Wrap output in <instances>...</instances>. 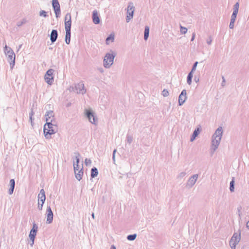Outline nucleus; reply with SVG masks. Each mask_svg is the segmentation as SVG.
I'll use <instances>...</instances> for the list:
<instances>
[{
  "instance_id": "4c0bfd02",
  "label": "nucleus",
  "mask_w": 249,
  "mask_h": 249,
  "mask_svg": "<svg viewBox=\"0 0 249 249\" xmlns=\"http://www.w3.org/2000/svg\"><path fill=\"white\" fill-rule=\"evenodd\" d=\"M39 16L46 18L47 16V12L44 10H41L39 12Z\"/></svg>"
},
{
  "instance_id": "0eeeda50",
  "label": "nucleus",
  "mask_w": 249,
  "mask_h": 249,
  "mask_svg": "<svg viewBox=\"0 0 249 249\" xmlns=\"http://www.w3.org/2000/svg\"><path fill=\"white\" fill-rule=\"evenodd\" d=\"M5 54L7 56V60L10 64V68L12 70L15 64L16 55L13 51L7 52V53Z\"/></svg>"
},
{
  "instance_id": "e433bc0d",
  "label": "nucleus",
  "mask_w": 249,
  "mask_h": 249,
  "mask_svg": "<svg viewBox=\"0 0 249 249\" xmlns=\"http://www.w3.org/2000/svg\"><path fill=\"white\" fill-rule=\"evenodd\" d=\"M10 51H11L13 50H12V49L10 47L7 46V45L6 44L5 45V46L4 47V53H7V52H10Z\"/></svg>"
},
{
  "instance_id": "f704fd0d",
  "label": "nucleus",
  "mask_w": 249,
  "mask_h": 249,
  "mask_svg": "<svg viewBox=\"0 0 249 249\" xmlns=\"http://www.w3.org/2000/svg\"><path fill=\"white\" fill-rule=\"evenodd\" d=\"M27 22V20H26V19L24 18V19H22L21 21H18L17 23V25L18 26V27H20L21 26H22L23 24H25V23H26Z\"/></svg>"
},
{
  "instance_id": "7ed1b4c3",
  "label": "nucleus",
  "mask_w": 249,
  "mask_h": 249,
  "mask_svg": "<svg viewBox=\"0 0 249 249\" xmlns=\"http://www.w3.org/2000/svg\"><path fill=\"white\" fill-rule=\"evenodd\" d=\"M112 53H107L103 60V65L106 68H109L113 63L116 53L111 51Z\"/></svg>"
},
{
  "instance_id": "f8f14e48",
  "label": "nucleus",
  "mask_w": 249,
  "mask_h": 249,
  "mask_svg": "<svg viewBox=\"0 0 249 249\" xmlns=\"http://www.w3.org/2000/svg\"><path fill=\"white\" fill-rule=\"evenodd\" d=\"M198 177L197 174H195L190 177L186 183V186L189 188L192 187L196 182Z\"/></svg>"
},
{
  "instance_id": "6e6d98bb",
  "label": "nucleus",
  "mask_w": 249,
  "mask_h": 249,
  "mask_svg": "<svg viewBox=\"0 0 249 249\" xmlns=\"http://www.w3.org/2000/svg\"><path fill=\"white\" fill-rule=\"evenodd\" d=\"M21 45H20L19 46L18 50L21 48Z\"/></svg>"
},
{
  "instance_id": "ddd939ff",
  "label": "nucleus",
  "mask_w": 249,
  "mask_h": 249,
  "mask_svg": "<svg viewBox=\"0 0 249 249\" xmlns=\"http://www.w3.org/2000/svg\"><path fill=\"white\" fill-rule=\"evenodd\" d=\"M47 219L46 223L51 224L53 220V214L50 206H47L46 209Z\"/></svg>"
},
{
  "instance_id": "49530a36",
  "label": "nucleus",
  "mask_w": 249,
  "mask_h": 249,
  "mask_svg": "<svg viewBox=\"0 0 249 249\" xmlns=\"http://www.w3.org/2000/svg\"><path fill=\"white\" fill-rule=\"evenodd\" d=\"M222 83H221V86L222 87H224L225 86V83L226 82V80H225V79L224 77V76H222Z\"/></svg>"
},
{
  "instance_id": "5701e85b",
  "label": "nucleus",
  "mask_w": 249,
  "mask_h": 249,
  "mask_svg": "<svg viewBox=\"0 0 249 249\" xmlns=\"http://www.w3.org/2000/svg\"><path fill=\"white\" fill-rule=\"evenodd\" d=\"M237 14H232L231 16V19L229 25L230 29H233L234 28V24L236 20Z\"/></svg>"
},
{
  "instance_id": "423d86ee",
  "label": "nucleus",
  "mask_w": 249,
  "mask_h": 249,
  "mask_svg": "<svg viewBox=\"0 0 249 249\" xmlns=\"http://www.w3.org/2000/svg\"><path fill=\"white\" fill-rule=\"evenodd\" d=\"M241 239L240 233L237 234L234 233L230 241V246L231 249H235L236 245L239 243Z\"/></svg>"
},
{
  "instance_id": "f3484780",
  "label": "nucleus",
  "mask_w": 249,
  "mask_h": 249,
  "mask_svg": "<svg viewBox=\"0 0 249 249\" xmlns=\"http://www.w3.org/2000/svg\"><path fill=\"white\" fill-rule=\"evenodd\" d=\"M36 233L37 231H36V230H31L30 231L29 237L30 240L32 241V243L30 244L31 247H32L34 244L35 239L36 238Z\"/></svg>"
},
{
  "instance_id": "09e8293b",
  "label": "nucleus",
  "mask_w": 249,
  "mask_h": 249,
  "mask_svg": "<svg viewBox=\"0 0 249 249\" xmlns=\"http://www.w3.org/2000/svg\"><path fill=\"white\" fill-rule=\"evenodd\" d=\"M34 115V112H33V110H32L31 111V112L29 113V116H33V117Z\"/></svg>"
},
{
  "instance_id": "393cba45",
  "label": "nucleus",
  "mask_w": 249,
  "mask_h": 249,
  "mask_svg": "<svg viewBox=\"0 0 249 249\" xmlns=\"http://www.w3.org/2000/svg\"><path fill=\"white\" fill-rule=\"evenodd\" d=\"M199 133V129L198 128H197V129H196L193 133V135L192 136V137H191V139H190V141L191 142H193L194 141V140L196 139V138L197 136V135H198Z\"/></svg>"
},
{
  "instance_id": "f03ea898",
  "label": "nucleus",
  "mask_w": 249,
  "mask_h": 249,
  "mask_svg": "<svg viewBox=\"0 0 249 249\" xmlns=\"http://www.w3.org/2000/svg\"><path fill=\"white\" fill-rule=\"evenodd\" d=\"M57 125L55 121L53 122V120L51 121L47 122L44 126V134L46 139H50V136L54 134L57 130Z\"/></svg>"
},
{
  "instance_id": "9b49d317",
  "label": "nucleus",
  "mask_w": 249,
  "mask_h": 249,
  "mask_svg": "<svg viewBox=\"0 0 249 249\" xmlns=\"http://www.w3.org/2000/svg\"><path fill=\"white\" fill-rule=\"evenodd\" d=\"M74 154L75 156V159L76 161H73V166L74 171V172H77L78 170H80V168H81V167H80V165H79V161H80L79 158H80V155L79 153L78 152H74Z\"/></svg>"
},
{
  "instance_id": "79ce46f5",
  "label": "nucleus",
  "mask_w": 249,
  "mask_h": 249,
  "mask_svg": "<svg viewBox=\"0 0 249 249\" xmlns=\"http://www.w3.org/2000/svg\"><path fill=\"white\" fill-rule=\"evenodd\" d=\"M85 163L86 166L90 165L91 163V160L90 159L86 158L85 160Z\"/></svg>"
},
{
  "instance_id": "473e14b6",
  "label": "nucleus",
  "mask_w": 249,
  "mask_h": 249,
  "mask_svg": "<svg viewBox=\"0 0 249 249\" xmlns=\"http://www.w3.org/2000/svg\"><path fill=\"white\" fill-rule=\"evenodd\" d=\"M126 141L129 144H130L133 141V137L127 134L126 136Z\"/></svg>"
},
{
  "instance_id": "6ab92c4d",
  "label": "nucleus",
  "mask_w": 249,
  "mask_h": 249,
  "mask_svg": "<svg viewBox=\"0 0 249 249\" xmlns=\"http://www.w3.org/2000/svg\"><path fill=\"white\" fill-rule=\"evenodd\" d=\"M45 200L46 196L45 191L42 189L40 191V192L38 195V201L42 202V203H44Z\"/></svg>"
},
{
  "instance_id": "c9c22d12",
  "label": "nucleus",
  "mask_w": 249,
  "mask_h": 249,
  "mask_svg": "<svg viewBox=\"0 0 249 249\" xmlns=\"http://www.w3.org/2000/svg\"><path fill=\"white\" fill-rule=\"evenodd\" d=\"M180 33L182 34H185L187 32V29L186 27H183L181 25L180 26Z\"/></svg>"
},
{
  "instance_id": "20e7f679",
  "label": "nucleus",
  "mask_w": 249,
  "mask_h": 249,
  "mask_svg": "<svg viewBox=\"0 0 249 249\" xmlns=\"http://www.w3.org/2000/svg\"><path fill=\"white\" fill-rule=\"evenodd\" d=\"M85 114L89 122L94 124H97L98 119L92 110L86 109L85 110Z\"/></svg>"
},
{
  "instance_id": "c85d7f7f",
  "label": "nucleus",
  "mask_w": 249,
  "mask_h": 249,
  "mask_svg": "<svg viewBox=\"0 0 249 249\" xmlns=\"http://www.w3.org/2000/svg\"><path fill=\"white\" fill-rule=\"evenodd\" d=\"M193 72H190L189 74H188L187 77V83L190 85L192 83V79L193 78Z\"/></svg>"
},
{
  "instance_id": "2f4dec72",
  "label": "nucleus",
  "mask_w": 249,
  "mask_h": 249,
  "mask_svg": "<svg viewBox=\"0 0 249 249\" xmlns=\"http://www.w3.org/2000/svg\"><path fill=\"white\" fill-rule=\"evenodd\" d=\"M136 234H130L127 236V239L129 241H133L136 239Z\"/></svg>"
},
{
  "instance_id": "603ef678",
  "label": "nucleus",
  "mask_w": 249,
  "mask_h": 249,
  "mask_svg": "<svg viewBox=\"0 0 249 249\" xmlns=\"http://www.w3.org/2000/svg\"><path fill=\"white\" fill-rule=\"evenodd\" d=\"M246 227H247V228H248L249 229V221H248L247 222Z\"/></svg>"
},
{
  "instance_id": "1a4fd4ad",
  "label": "nucleus",
  "mask_w": 249,
  "mask_h": 249,
  "mask_svg": "<svg viewBox=\"0 0 249 249\" xmlns=\"http://www.w3.org/2000/svg\"><path fill=\"white\" fill-rule=\"evenodd\" d=\"M86 91L83 82H80L75 85L74 91L77 94L83 95L86 93Z\"/></svg>"
},
{
  "instance_id": "f257e3e1",
  "label": "nucleus",
  "mask_w": 249,
  "mask_h": 249,
  "mask_svg": "<svg viewBox=\"0 0 249 249\" xmlns=\"http://www.w3.org/2000/svg\"><path fill=\"white\" fill-rule=\"evenodd\" d=\"M223 134V129L221 126L218 127L213 135L212 144L211 147V155H213L215 151L217 149Z\"/></svg>"
},
{
  "instance_id": "a19ab883",
  "label": "nucleus",
  "mask_w": 249,
  "mask_h": 249,
  "mask_svg": "<svg viewBox=\"0 0 249 249\" xmlns=\"http://www.w3.org/2000/svg\"><path fill=\"white\" fill-rule=\"evenodd\" d=\"M197 64H198V62H195V63L194 64V65L193 66V67H192V70H191L190 72H192L193 73L194 71H196V68L197 65Z\"/></svg>"
},
{
  "instance_id": "5fc2aeb1",
  "label": "nucleus",
  "mask_w": 249,
  "mask_h": 249,
  "mask_svg": "<svg viewBox=\"0 0 249 249\" xmlns=\"http://www.w3.org/2000/svg\"><path fill=\"white\" fill-rule=\"evenodd\" d=\"M91 216H92V218H94V213H92Z\"/></svg>"
},
{
  "instance_id": "8fccbe9b",
  "label": "nucleus",
  "mask_w": 249,
  "mask_h": 249,
  "mask_svg": "<svg viewBox=\"0 0 249 249\" xmlns=\"http://www.w3.org/2000/svg\"><path fill=\"white\" fill-rule=\"evenodd\" d=\"M29 117H30V120L31 121V124H32L33 123V121L34 120L33 117V116H29Z\"/></svg>"
},
{
  "instance_id": "b1692460",
  "label": "nucleus",
  "mask_w": 249,
  "mask_h": 249,
  "mask_svg": "<svg viewBox=\"0 0 249 249\" xmlns=\"http://www.w3.org/2000/svg\"><path fill=\"white\" fill-rule=\"evenodd\" d=\"M10 188L9 189L8 193L10 195H12L13 193L14 190L15 186V181L14 179H11L10 180Z\"/></svg>"
},
{
  "instance_id": "7c9ffc66",
  "label": "nucleus",
  "mask_w": 249,
  "mask_h": 249,
  "mask_svg": "<svg viewBox=\"0 0 249 249\" xmlns=\"http://www.w3.org/2000/svg\"><path fill=\"white\" fill-rule=\"evenodd\" d=\"M114 36L112 34H110L107 38L106 40V43L107 44H109V41L111 40L112 42L114 41Z\"/></svg>"
},
{
  "instance_id": "dca6fc26",
  "label": "nucleus",
  "mask_w": 249,
  "mask_h": 249,
  "mask_svg": "<svg viewBox=\"0 0 249 249\" xmlns=\"http://www.w3.org/2000/svg\"><path fill=\"white\" fill-rule=\"evenodd\" d=\"M92 20L94 24H98L100 22V19L99 18L98 12L96 10H94L92 12Z\"/></svg>"
},
{
  "instance_id": "a18cd8bd",
  "label": "nucleus",
  "mask_w": 249,
  "mask_h": 249,
  "mask_svg": "<svg viewBox=\"0 0 249 249\" xmlns=\"http://www.w3.org/2000/svg\"><path fill=\"white\" fill-rule=\"evenodd\" d=\"M31 230H34L37 231L38 226L35 222L33 223V228Z\"/></svg>"
},
{
  "instance_id": "37998d69",
  "label": "nucleus",
  "mask_w": 249,
  "mask_h": 249,
  "mask_svg": "<svg viewBox=\"0 0 249 249\" xmlns=\"http://www.w3.org/2000/svg\"><path fill=\"white\" fill-rule=\"evenodd\" d=\"M44 203H42V202H41L39 201H38V209L39 210H42L43 208V205Z\"/></svg>"
},
{
  "instance_id": "a878e982",
  "label": "nucleus",
  "mask_w": 249,
  "mask_h": 249,
  "mask_svg": "<svg viewBox=\"0 0 249 249\" xmlns=\"http://www.w3.org/2000/svg\"><path fill=\"white\" fill-rule=\"evenodd\" d=\"M98 174V171L96 167H93L91 170V177L94 178L97 176Z\"/></svg>"
},
{
  "instance_id": "a211bd4d",
  "label": "nucleus",
  "mask_w": 249,
  "mask_h": 249,
  "mask_svg": "<svg viewBox=\"0 0 249 249\" xmlns=\"http://www.w3.org/2000/svg\"><path fill=\"white\" fill-rule=\"evenodd\" d=\"M45 119L46 122L51 121V120H53V122L55 121L54 120V113L53 111H48L45 114Z\"/></svg>"
},
{
  "instance_id": "6e6552de",
  "label": "nucleus",
  "mask_w": 249,
  "mask_h": 249,
  "mask_svg": "<svg viewBox=\"0 0 249 249\" xmlns=\"http://www.w3.org/2000/svg\"><path fill=\"white\" fill-rule=\"evenodd\" d=\"M54 70L53 69H49L48 70L44 76V79L46 82L51 85L53 82V76Z\"/></svg>"
},
{
  "instance_id": "72a5a7b5",
  "label": "nucleus",
  "mask_w": 249,
  "mask_h": 249,
  "mask_svg": "<svg viewBox=\"0 0 249 249\" xmlns=\"http://www.w3.org/2000/svg\"><path fill=\"white\" fill-rule=\"evenodd\" d=\"M186 175V173L185 172H181L178 174L177 176V178L181 179L184 178Z\"/></svg>"
},
{
  "instance_id": "2eb2a0df",
  "label": "nucleus",
  "mask_w": 249,
  "mask_h": 249,
  "mask_svg": "<svg viewBox=\"0 0 249 249\" xmlns=\"http://www.w3.org/2000/svg\"><path fill=\"white\" fill-rule=\"evenodd\" d=\"M71 15L70 13H67L65 17V27L71 28Z\"/></svg>"
},
{
  "instance_id": "cd10ccee",
  "label": "nucleus",
  "mask_w": 249,
  "mask_h": 249,
  "mask_svg": "<svg viewBox=\"0 0 249 249\" xmlns=\"http://www.w3.org/2000/svg\"><path fill=\"white\" fill-rule=\"evenodd\" d=\"M239 7V3L238 2H237L233 6V11L232 12V14H237L238 12Z\"/></svg>"
},
{
  "instance_id": "de8ad7c7",
  "label": "nucleus",
  "mask_w": 249,
  "mask_h": 249,
  "mask_svg": "<svg viewBox=\"0 0 249 249\" xmlns=\"http://www.w3.org/2000/svg\"><path fill=\"white\" fill-rule=\"evenodd\" d=\"M195 36H196L195 33H193V34H192L191 39V41H193L195 39Z\"/></svg>"
},
{
  "instance_id": "412c9836",
  "label": "nucleus",
  "mask_w": 249,
  "mask_h": 249,
  "mask_svg": "<svg viewBox=\"0 0 249 249\" xmlns=\"http://www.w3.org/2000/svg\"><path fill=\"white\" fill-rule=\"evenodd\" d=\"M71 29L65 28L66 36H65V42L67 44H69L71 41Z\"/></svg>"
},
{
  "instance_id": "c03bdc74",
  "label": "nucleus",
  "mask_w": 249,
  "mask_h": 249,
  "mask_svg": "<svg viewBox=\"0 0 249 249\" xmlns=\"http://www.w3.org/2000/svg\"><path fill=\"white\" fill-rule=\"evenodd\" d=\"M116 152V149H114L113 152L112 154V160L113 161V163L115 164V153Z\"/></svg>"
},
{
  "instance_id": "864d4df0",
  "label": "nucleus",
  "mask_w": 249,
  "mask_h": 249,
  "mask_svg": "<svg viewBox=\"0 0 249 249\" xmlns=\"http://www.w3.org/2000/svg\"><path fill=\"white\" fill-rule=\"evenodd\" d=\"M110 249H116V247L114 245L111 246Z\"/></svg>"
},
{
  "instance_id": "58836bf2",
  "label": "nucleus",
  "mask_w": 249,
  "mask_h": 249,
  "mask_svg": "<svg viewBox=\"0 0 249 249\" xmlns=\"http://www.w3.org/2000/svg\"><path fill=\"white\" fill-rule=\"evenodd\" d=\"M212 41H213V38L211 36H209L206 39V42H207V43L209 45H211L212 44Z\"/></svg>"
},
{
  "instance_id": "c756f323",
  "label": "nucleus",
  "mask_w": 249,
  "mask_h": 249,
  "mask_svg": "<svg viewBox=\"0 0 249 249\" xmlns=\"http://www.w3.org/2000/svg\"><path fill=\"white\" fill-rule=\"evenodd\" d=\"M230 190L232 192L234 190V178H232V180L230 182Z\"/></svg>"
},
{
  "instance_id": "aec40b11",
  "label": "nucleus",
  "mask_w": 249,
  "mask_h": 249,
  "mask_svg": "<svg viewBox=\"0 0 249 249\" xmlns=\"http://www.w3.org/2000/svg\"><path fill=\"white\" fill-rule=\"evenodd\" d=\"M58 37V32L56 30H53L50 35V40L52 43H54Z\"/></svg>"
},
{
  "instance_id": "bb28decb",
  "label": "nucleus",
  "mask_w": 249,
  "mask_h": 249,
  "mask_svg": "<svg viewBox=\"0 0 249 249\" xmlns=\"http://www.w3.org/2000/svg\"><path fill=\"white\" fill-rule=\"evenodd\" d=\"M149 27L147 26H146L144 28V39L145 40H146L149 36Z\"/></svg>"
},
{
  "instance_id": "39448f33",
  "label": "nucleus",
  "mask_w": 249,
  "mask_h": 249,
  "mask_svg": "<svg viewBox=\"0 0 249 249\" xmlns=\"http://www.w3.org/2000/svg\"><path fill=\"white\" fill-rule=\"evenodd\" d=\"M126 11V22H129L133 17L134 12L135 11V7L132 2L128 3Z\"/></svg>"
},
{
  "instance_id": "ea45409f",
  "label": "nucleus",
  "mask_w": 249,
  "mask_h": 249,
  "mask_svg": "<svg viewBox=\"0 0 249 249\" xmlns=\"http://www.w3.org/2000/svg\"><path fill=\"white\" fill-rule=\"evenodd\" d=\"M162 95L164 96V97H167L169 95V92L166 89H164L162 91Z\"/></svg>"
},
{
  "instance_id": "3c124183",
  "label": "nucleus",
  "mask_w": 249,
  "mask_h": 249,
  "mask_svg": "<svg viewBox=\"0 0 249 249\" xmlns=\"http://www.w3.org/2000/svg\"><path fill=\"white\" fill-rule=\"evenodd\" d=\"M194 80L196 82H198L199 81V78L195 77V78H194Z\"/></svg>"
},
{
  "instance_id": "9d476101",
  "label": "nucleus",
  "mask_w": 249,
  "mask_h": 249,
  "mask_svg": "<svg viewBox=\"0 0 249 249\" xmlns=\"http://www.w3.org/2000/svg\"><path fill=\"white\" fill-rule=\"evenodd\" d=\"M52 6L56 18L60 17L61 14L60 4L58 0H52Z\"/></svg>"
},
{
  "instance_id": "4468645a",
  "label": "nucleus",
  "mask_w": 249,
  "mask_h": 249,
  "mask_svg": "<svg viewBox=\"0 0 249 249\" xmlns=\"http://www.w3.org/2000/svg\"><path fill=\"white\" fill-rule=\"evenodd\" d=\"M186 94V90L185 89L182 90L178 97V104L179 106L182 105L185 103L187 99Z\"/></svg>"
},
{
  "instance_id": "4be33fe9",
  "label": "nucleus",
  "mask_w": 249,
  "mask_h": 249,
  "mask_svg": "<svg viewBox=\"0 0 249 249\" xmlns=\"http://www.w3.org/2000/svg\"><path fill=\"white\" fill-rule=\"evenodd\" d=\"M83 173V164H82L80 170H78L77 172H74L75 178L78 180L80 181L82 179Z\"/></svg>"
}]
</instances>
